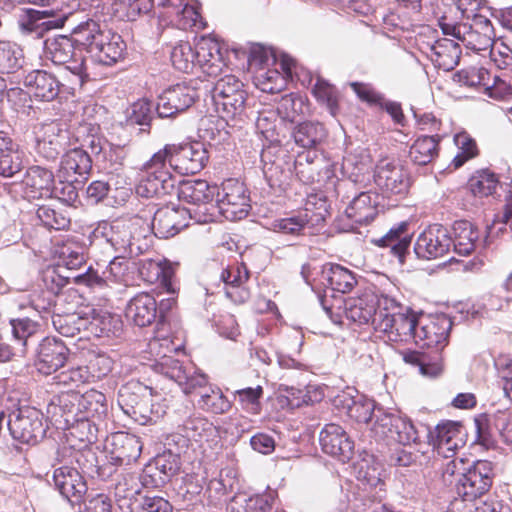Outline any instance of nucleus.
Listing matches in <instances>:
<instances>
[{
  "mask_svg": "<svg viewBox=\"0 0 512 512\" xmlns=\"http://www.w3.org/2000/svg\"><path fill=\"white\" fill-rule=\"evenodd\" d=\"M216 185H210L206 180H184L179 182L177 195L179 200L196 206L192 218L197 223H208L214 220L216 206L214 198Z\"/></svg>",
  "mask_w": 512,
  "mask_h": 512,
  "instance_id": "nucleus-9",
  "label": "nucleus"
},
{
  "mask_svg": "<svg viewBox=\"0 0 512 512\" xmlns=\"http://www.w3.org/2000/svg\"><path fill=\"white\" fill-rule=\"evenodd\" d=\"M195 61L209 76L217 75L225 65L219 43L204 41L195 50Z\"/></svg>",
  "mask_w": 512,
  "mask_h": 512,
  "instance_id": "nucleus-43",
  "label": "nucleus"
},
{
  "mask_svg": "<svg viewBox=\"0 0 512 512\" xmlns=\"http://www.w3.org/2000/svg\"><path fill=\"white\" fill-rule=\"evenodd\" d=\"M334 405L358 423L372 421L378 406L374 400L359 395L357 390L350 388L335 397Z\"/></svg>",
  "mask_w": 512,
  "mask_h": 512,
  "instance_id": "nucleus-29",
  "label": "nucleus"
},
{
  "mask_svg": "<svg viewBox=\"0 0 512 512\" xmlns=\"http://www.w3.org/2000/svg\"><path fill=\"white\" fill-rule=\"evenodd\" d=\"M499 183L495 173L488 169L478 171L469 180V189L474 196L487 197L492 195Z\"/></svg>",
  "mask_w": 512,
  "mask_h": 512,
  "instance_id": "nucleus-61",
  "label": "nucleus"
},
{
  "mask_svg": "<svg viewBox=\"0 0 512 512\" xmlns=\"http://www.w3.org/2000/svg\"><path fill=\"white\" fill-rule=\"evenodd\" d=\"M451 328L452 322L445 315L431 318L421 326L417 322L413 341L421 348L426 347L432 351H405L402 353L404 362L417 367L424 376H438L442 371L441 351L448 343Z\"/></svg>",
  "mask_w": 512,
  "mask_h": 512,
  "instance_id": "nucleus-4",
  "label": "nucleus"
},
{
  "mask_svg": "<svg viewBox=\"0 0 512 512\" xmlns=\"http://www.w3.org/2000/svg\"><path fill=\"white\" fill-rule=\"evenodd\" d=\"M23 51L15 43L0 41V73L11 74L22 68Z\"/></svg>",
  "mask_w": 512,
  "mask_h": 512,
  "instance_id": "nucleus-57",
  "label": "nucleus"
},
{
  "mask_svg": "<svg viewBox=\"0 0 512 512\" xmlns=\"http://www.w3.org/2000/svg\"><path fill=\"white\" fill-rule=\"evenodd\" d=\"M99 126L92 123H81L73 136L80 143L79 148L89 152L96 160H109L111 165H121L123 150L119 146H112L99 134Z\"/></svg>",
  "mask_w": 512,
  "mask_h": 512,
  "instance_id": "nucleus-18",
  "label": "nucleus"
},
{
  "mask_svg": "<svg viewBox=\"0 0 512 512\" xmlns=\"http://www.w3.org/2000/svg\"><path fill=\"white\" fill-rule=\"evenodd\" d=\"M66 430V442L56 451L57 461H66L69 458H75L79 462L81 450L97 441V424L94 420L79 418L73 424L61 426Z\"/></svg>",
  "mask_w": 512,
  "mask_h": 512,
  "instance_id": "nucleus-15",
  "label": "nucleus"
},
{
  "mask_svg": "<svg viewBox=\"0 0 512 512\" xmlns=\"http://www.w3.org/2000/svg\"><path fill=\"white\" fill-rule=\"evenodd\" d=\"M56 298L47 293L39 286L23 297L20 307H30L39 314L41 318L53 314Z\"/></svg>",
  "mask_w": 512,
  "mask_h": 512,
  "instance_id": "nucleus-54",
  "label": "nucleus"
},
{
  "mask_svg": "<svg viewBox=\"0 0 512 512\" xmlns=\"http://www.w3.org/2000/svg\"><path fill=\"white\" fill-rule=\"evenodd\" d=\"M70 13L75 17L66 23L72 25L70 36L78 50L86 51L95 61L108 66L122 58L126 44L118 33L96 18L79 19V14Z\"/></svg>",
  "mask_w": 512,
  "mask_h": 512,
  "instance_id": "nucleus-3",
  "label": "nucleus"
},
{
  "mask_svg": "<svg viewBox=\"0 0 512 512\" xmlns=\"http://www.w3.org/2000/svg\"><path fill=\"white\" fill-rule=\"evenodd\" d=\"M327 135L328 132L324 124L318 121L300 122L292 131L295 144L307 150H318Z\"/></svg>",
  "mask_w": 512,
  "mask_h": 512,
  "instance_id": "nucleus-39",
  "label": "nucleus"
},
{
  "mask_svg": "<svg viewBox=\"0 0 512 512\" xmlns=\"http://www.w3.org/2000/svg\"><path fill=\"white\" fill-rule=\"evenodd\" d=\"M197 405L201 410L216 415L224 414L232 407L231 401L216 385H211L209 388H205V391H201Z\"/></svg>",
  "mask_w": 512,
  "mask_h": 512,
  "instance_id": "nucleus-52",
  "label": "nucleus"
},
{
  "mask_svg": "<svg viewBox=\"0 0 512 512\" xmlns=\"http://www.w3.org/2000/svg\"><path fill=\"white\" fill-rule=\"evenodd\" d=\"M171 62L175 69L189 73L196 64L195 51L188 42H180L175 45L171 52Z\"/></svg>",
  "mask_w": 512,
  "mask_h": 512,
  "instance_id": "nucleus-64",
  "label": "nucleus"
},
{
  "mask_svg": "<svg viewBox=\"0 0 512 512\" xmlns=\"http://www.w3.org/2000/svg\"><path fill=\"white\" fill-rule=\"evenodd\" d=\"M357 482H347L341 487L344 498L330 500L326 512H346L349 504L357 512H365L374 502L386 496L385 482L381 479V467L372 454L365 455L353 464Z\"/></svg>",
  "mask_w": 512,
  "mask_h": 512,
  "instance_id": "nucleus-2",
  "label": "nucleus"
},
{
  "mask_svg": "<svg viewBox=\"0 0 512 512\" xmlns=\"http://www.w3.org/2000/svg\"><path fill=\"white\" fill-rule=\"evenodd\" d=\"M149 226L151 236L159 239H168L177 235L182 229L186 228L189 220L192 218V211L181 206H164L154 211V205L148 204Z\"/></svg>",
  "mask_w": 512,
  "mask_h": 512,
  "instance_id": "nucleus-13",
  "label": "nucleus"
},
{
  "mask_svg": "<svg viewBox=\"0 0 512 512\" xmlns=\"http://www.w3.org/2000/svg\"><path fill=\"white\" fill-rule=\"evenodd\" d=\"M10 325L14 340L21 345V353H25L30 342L33 340L34 335L39 330V324L28 318L11 319Z\"/></svg>",
  "mask_w": 512,
  "mask_h": 512,
  "instance_id": "nucleus-58",
  "label": "nucleus"
},
{
  "mask_svg": "<svg viewBox=\"0 0 512 512\" xmlns=\"http://www.w3.org/2000/svg\"><path fill=\"white\" fill-rule=\"evenodd\" d=\"M26 199H43L53 197L55 177L53 172L40 165L28 167L19 183Z\"/></svg>",
  "mask_w": 512,
  "mask_h": 512,
  "instance_id": "nucleus-26",
  "label": "nucleus"
},
{
  "mask_svg": "<svg viewBox=\"0 0 512 512\" xmlns=\"http://www.w3.org/2000/svg\"><path fill=\"white\" fill-rule=\"evenodd\" d=\"M137 480L139 479L126 469H121L120 473L117 474V478L113 479L114 494L121 509L125 506L129 508L132 498L139 494L140 490Z\"/></svg>",
  "mask_w": 512,
  "mask_h": 512,
  "instance_id": "nucleus-50",
  "label": "nucleus"
},
{
  "mask_svg": "<svg viewBox=\"0 0 512 512\" xmlns=\"http://www.w3.org/2000/svg\"><path fill=\"white\" fill-rule=\"evenodd\" d=\"M400 412L390 411L378 405L373 414L372 433L379 438H389Z\"/></svg>",
  "mask_w": 512,
  "mask_h": 512,
  "instance_id": "nucleus-60",
  "label": "nucleus"
},
{
  "mask_svg": "<svg viewBox=\"0 0 512 512\" xmlns=\"http://www.w3.org/2000/svg\"><path fill=\"white\" fill-rule=\"evenodd\" d=\"M319 442L322 451L345 463L354 454V441L338 424L329 423L320 432Z\"/></svg>",
  "mask_w": 512,
  "mask_h": 512,
  "instance_id": "nucleus-27",
  "label": "nucleus"
},
{
  "mask_svg": "<svg viewBox=\"0 0 512 512\" xmlns=\"http://www.w3.org/2000/svg\"><path fill=\"white\" fill-rule=\"evenodd\" d=\"M73 461L75 458L57 461L59 466L54 469L52 475L55 489L71 504L79 503L88 489L84 477L72 466Z\"/></svg>",
  "mask_w": 512,
  "mask_h": 512,
  "instance_id": "nucleus-23",
  "label": "nucleus"
},
{
  "mask_svg": "<svg viewBox=\"0 0 512 512\" xmlns=\"http://www.w3.org/2000/svg\"><path fill=\"white\" fill-rule=\"evenodd\" d=\"M75 49L77 47L70 34L48 38L44 42L45 57L55 65L69 63L74 56Z\"/></svg>",
  "mask_w": 512,
  "mask_h": 512,
  "instance_id": "nucleus-45",
  "label": "nucleus"
},
{
  "mask_svg": "<svg viewBox=\"0 0 512 512\" xmlns=\"http://www.w3.org/2000/svg\"><path fill=\"white\" fill-rule=\"evenodd\" d=\"M199 97V91L189 84L172 85L157 97L155 112L162 119L174 118L190 108Z\"/></svg>",
  "mask_w": 512,
  "mask_h": 512,
  "instance_id": "nucleus-21",
  "label": "nucleus"
},
{
  "mask_svg": "<svg viewBox=\"0 0 512 512\" xmlns=\"http://www.w3.org/2000/svg\"><path fill=\"white\" fill-rule=\"evenodd\" d=\"M311 92L316 100L328 109L332 116L337 114L339 110V92L334 85L318 76Z\"/></svg>",
  "mask_w": 512,
  "mask_h": 512,
  "instance_id": "nucleus-53",
  "label": "nucleus"
},
{
  "mask_svg": "<svg viewBox=\"0 0 512 512\" xmlns=\"http://www.w3.org/2000/svg\"><path fill=\"white\" fill-rule=\"evenodd\" d=\"M74 17L70 11L27 8L19 15L18 25L22 34L41 38L50 30L64 27L66 21L73 20Z\"/></svg>",
  "mask_w": 512,
  "mask_h": 512,
  "instance_id": "nucleus-11",
  "label": "nucleus"
},
{
  "mask_svg": "<svg viewBox=\"0 0 512 512\" xmlns=\"http://www.w3.org/2000/svg\"><path fill=\"white\" fill-rule=\"evenodd\" d=\"M376 186L386 195H403L409 188V178L403 166L396 160H380L374 172Z\"/></svg>",
  "mask_w": 512,
  "mask_h": 512,
  "instance_id": "nucleus-24",
  "label": "nucleus"
},
{
  "mask_svg": "<svg viewBox=\"0 0 512 512\" xmlns=\"http://www.w3.org/2000/svg\"><path fill=\"white\" fill-rule=\"evenodd\" d=\"M417 322L412 310L395 299L393 307H387L376 315L373 328L389 341L408 342L414 340Z\"/></svg>",
  "mask_w": 512,
  "mask_h": 512,
  "instance_id": "nucleus-8",
  "label": "nucleus"
},
{
  "mask_svg": "<svg viewBox=\"0 0 512 512\" xmlns=\"http://www.w3.org/2000/svg\"><path fill=\"white\" fill-rule=\"evenodd\" d=\"M312 204L311 198H309L304 213L274 220L271 223V230L286 235H300L309 222L308 211L310 210L309 206Z\"/></svg>",
  "mask_w": 512,
  "mask_h": 512,
  "instance_id": "nucleus-55",
  "label": "nucleus"
},
{
  "mask_svg": "<svg viewBox=\"0 0 512 512\" xmlns=\"http://www.w3.org/2000/svg\"><path fill=\"white\" fill-rule=\"evenodd\" d=\"M216 209L228 220L235 221L245 218L250 211V197L244 183L236 179L225 180L217 186Z\"/></svg>",
  "mask_w": 512,
  "mask_h": 512,
  "instance_id": "nucleus-14",
  "label": "nucleus"
},
{
  "mask_svg": "<svg viewBox=\"0 0 512 512\" xmlns=\"http://www.w3.org/2000/svg\"><path fill=\"white\" fill-rule=\"evenodd\" d=\"M180 468V453L165 449L144 466L138 479L144 488H160L167 484L179 472Z\"/></svg>",
  "mask_w": 512,
  "mask_h": 512,
  "instance_id": "nucleus-16",
  "label": "nucleus"
},
{
  "mask_svg": "<svg viewBox=\"0 0 512 512\" xmlns=\"http://www.w3.org/2000/svg\"><path fill=\"white\" fill-rule=\"evenodd\" d=\"M69 349L58 337L43 338L36 348V367L42 374L49 375L62 368L68 360Z\"/></svg>",
  "mask_w": 512,
  "mask_h": 512,
  "instance_id": "nucleus-25",
  "label": "nucleus"
},
{
  "mask_svg": "<svg viewBox=\"0 0 512 512\" xmlns=\"http://www.w3.org/2000/svg\"><path fill=\"white\" fill-rule=\"evenodd\" d=\"M155 111V105L147 99H140L134 102L131 106V112L129 114V121L132 124L142 126L141 132H149L153 115Z\"/></svg>",
  "mask_w": 512,
  "mask_h": 512,
  "instance_id": "nucleus-63",
  "label": "nucleus"
},
{
  "mask_svg": "<svg viewBox=\"0 0 512 512\" xmlns=\"http://www.w3.org/2000/svg\"><path fill=\"white\" fill-rule=\"evenodd\" d=\"M36 216L41 224L54 230H65L70 226V218L62 210H56L47 205L39 206Z\"/></svg>",
  "mask_w": 512,
  "mask_h": 512,
  "instance_id": "nucleus-62",
  "label": "nucleus"
},
{
  "mask_svg": "<svg viewBox=\"0 0 512 512\" xmlns=\"http://www.w3.org/2000/svg\"><path fill=\"white\" fill-rule=\"evenodd\" d=\"M248 279L249 271L244 263L228 265L220 273L226 297L238 304L246 302L250 297L249 290L245 287Z\"/></svg>",
  "mask_w": 512,
  "mask_h": 512,
  "instance_id": "nucleus-31",
  "label": "nucleus"
},
{
  "mask_svg": "<svg viewBox=\"0 0 512 512\" xmlns=\"http://www.w3.org/2000/svg\"><path fill=\"white\" fill-rule=\"evenodd\" d=\"M322 280L327 283L331 292L346 294L357 285L356 275L339 264H328L323 267Z\"/></svg>",
  "mask_w": 512,
  "mask_h": 512,
  "instance_id": "nucleus-42",
  "label": "nucleus"
},
{
  "mask_svg": "<svg viewBox=\"0 0 512 512\" xmlns=\"http://www.w3.org/2000/svg\"><path fill=\"white\" fill-rule=\"evenodd\" d=\"M52 324L55 330L62 336L75 337L89 327V316L79 312L59 314L53 313Z\"/></svg>",
  "mask_w": 512,
  "mask_h": 512,
  "instance_id": "nucleus-48",
  "label": "nucleus"
},
{
  "mask_svg": "<svg viewBox=\"0 0 512 512\" xmlns=\"http://www.w3.org/2000/svg\"><path fill=\"white\" fill-rule=\"evenodd\" d=\"M452 237L447 228L434 224L421 232L414 243V253L418 259L433 260L450 252Z\"/></svg>",
  "mask_w": 512,
  "mask_h": 512,
  "instance_id": "nucleus-22",
  "label": "nucleus"
},
{
  "mask_svg": "<svg viewBox=\"0 0 512 512\" xmlns=\"http://www.w3.org/2000/svg\"><path fill=\"white\" fill-rule=\"evenodd\" d=\"M184 365L179 359L175 358L174 355L163 354L155 359L152 364V368L156 373H159L173 381L177 384L182 379H185V373L187 372V368L189 367Z\"/></svg>",
  "mask_w": 512,
  "mask_h": 512,
  "instance_id": "nucleus-56",
  "label": "nucleus"
},
{
  "mask_svg": "<svg viewBox=\"0 0 512 512\" xmlns=\"http://www.w3.org/2000/svg\"><path fill=\"white\" fill-rule=\"evenodd\" d=\"M461 430L460 422L448 420L436 425L434 430L429 429L427 437L437 454L448 459L463 445Z\"/></svg>",
  "mask_w": 512,
  "mask_h": 512,
  "instance_id": "nucleus-28",
  "label": "nucleus"
},
{
  "mask_svg": "<svg viewBox=\"0 0 512 512\" xmlns=\"http://www.w3.org/2000/svg\"><path fill=\"white\" fill-rule=\"evenodd\" d=\"M43 414L35 408H19L9 415L7 421L11 436L28 445H35L46 434Z\"/></svg>",
  "mask_w": 512,
  "mask_h": 512,
  "instance_id": "nucleus-17",
  "label": "nucleus"
},
{
  "mask_svg": "<svg viewBox=\"0 0 512 512\" xmlns=\"http://www.w3.org/2000/svg\"><path fill=\"white\" fill-rule=\"evenodd\" d=\"M28 92L21 88H11L7 90L6 95L9 101L19 97L20 100H26L28 93L35 99L49 102L54 100L65 87L53 74L45 70H32L23 80Z\"/></svg>",
  "mask_w": 512,
  "mask_h": 512,
  "instance_id": "nucleus-19",
  "label": "nucleus"
},
{
  "mask_svg": "<svg viewBox=\"0 0 512 512\" xmlns=\"http://www.w3.org/2000/svg\"><path fill=\"white\" fill-rule=\"evenodd\" d=\"M86 331L98 338H118L123 332V322L118 315L93 310Z\"/></svg>",
  "mask_w": 512,
  "mask_h": 512,
  "instance_id": "nucleus-40",
  "label": "nucleus"
},
{
  "mask_svg": "<svg viewBox=\"0 0 512 512\" xmlns=\"http://www.w3.org/2000/svg\"><path fill=\"white\" fill-rule=\"evenodd\" d=\"M495 477L494 465L487 460H477L468 466L455 484V491L464 501L478 504L490 490Z\"/></svg>",
  "mask_w": 512,
  "mask_h": 512,
  "instance_id": "nucleus-10",
  "label": "nucleus"
},
{
  "mask_svg": "<svg viewBox=\"0 0 512 512\" xmlns=\"http://www.w3.org/2000/svg\"><path fill=\"white\" fill-rule=\"evenodd\" d=\"M441 137L423 135L418 137L409 151L410 159L418 165H427L438 155V144Z\"/></svg>",
  "mask_w": 512,
  "mask_h": 512,
  "instance_id": "nucleus-51",
  "label": "nucleus"
},
{
  "mask_svg": "<svg viewBox=\"0 0 512 512\" xmlns=\"http://www.w3.org/2000/svg\"><path fill=\"white\" fill-rule=\"evenodd\" d=\"M331 297L334 298L335 304H328L326 294L319 297L320 304L326 314L334 320L333 315L340 317V311L342 310L347 319L359 325L370 323L373 326V321L379 312L395 305V298L387 294L376 293L370 289L365 290L357 298L343 299L342 297H335L333 294Z\"/></svg>",
  "mask_w": 512,
  "mask_h": 512,
  "instance_id": "nucleus-5",
  "label": "nucleus"
},
{
  "mask_svg": "<svg viewBox=\"0 0 512 512\" xmlns=\"http://www.w3.org/2000/svg\"><path fill=\"white\" fill-rule=\"evenodd\" d=\"M156 299L149 293H139L126 306V317L138 327H146L157 319Z\"/></svg>",
  "mask_w": 512,
  "mask_h": 512,
  "instance_id": "nucleus-36",
  "label": "nucleus"
},
{
  "mask_svg": "<svg viewBox=\"0 0 512 512\" xmlns=\"http://www.w3.org/2000/svg\"><path fill=\"white\" fill-rule=\"evenodd\" d=\"M110 458L113 464L129 465L136 461L142 452V443L139 437L125 433H114L108 440Z\"/></svg>",
  "mask_w": 512,
  "mask_h": 512,
  "instance_id": "nucleus-34",
  "label": "nucleus"
},
{
  "mask_svg": "<svg viewBox=\"0 0 512 512\" xmlns=\"http://www.w3.org/2000/svg\"><path fill=\"white\" fill-rule=\"evenodd\" d=\"M77 274L63 275L61 267H49L43 271L41 276V283L38 284L40 288L47 293H51L54 298L58 296L61 290L69 283L70 280L75 282Z\"/></svg>",
  "mask_w": 512,
  "mask_h": 512,
  "instance_id": "nucleus-59",
  "label": "nucleus"
},
{
  "mask_svg": "<svg viewBox=\"0 0 512 512\" xmlns=\"http://www.w3.org/2000/svg\"><path fill=\"white\" fill-rule=\"evenodd\" d=\"M275 500V492L268 491L264 494L248 496L246 494L235 495L228 504V512H270Z\"/></svg>",
  "mask_w": 512,
  "mask_h": 512,
  "instance_id": "nucleus-41",
  "label": "nucleus"
},
{
  "mask_svg": "<svg viewBox=\"0 0 512 512\" xmlns=\"http://www.w3.org/2000/svg\"><path fill=\"white\" fill-rule=\"evenodd\" d=\"M25 152L19 142L0 130V177L13 178L24 169Z\"/></svg>",
  "mask_w": 512,
  "mask_h": 512,
  "instance_id": "nucleus-30",
  "label": "nucleus"
},
{
  "mask_svg": "<svg viewBox=\"0 0 512 512\" xmlns=\"http://www.w3.org/2000/svg\"><path fill=\"white\" fill-rule=\"evenodd\" d=\"M171 165L165 158V151L153 154L143 166L135 186V193L142 198H153L169 195L174 192L178 183L171 172Z\"/></svg>",
  "mask_w": 512,
  "mask_h": 512,
  "instance_id": "nucleus-7",
  "label": "nucleus"
},
{
  "mask_svg": "<svg viewBox=\"0 0 512 512\" xmlns=\"http://www.w3.org/2000/svg\"><path fill=\"white\" fill-rule=\"evenodd\" d=\"M432 60L439 67L446 70L452 69L458 64L461 50L457 42L447 38H441L431 46Z\"/></svg>",
  "mask_w": 512,
  "mask_h": 512,
  "instance_id": "nucleus-49",
  "label": "nucleus"
},
{
  "mask_svg": "<svg viewBox=\"0 0 512 512\" xmlns=\"http://www.w3.org/2000/svg\"><path fill=\"white\" fill-rule=\"evenodd\" d=\"M378 198L375 192H360L346 207L347 217L360 225L371 223L378 213Z\"/></svg>",
  "mask_w": 512,
  "mask_h": 512,
  "instance_id": "nucleus-38",
  "label": "nucleus"
},
{
  "mask_svg": "<svg viewBox=\"0 0 512 512\" xmlns=\"http://www.w3.org/2000/svg\"><path fill=\"white\" fill-rule=\"evenodd\" d=\"M90 238L92 243H106L120 257H138L150 246L149 217L133 214L100 221Z\"/></svg>",
  "mask_w": 512,
  "mask_h": 512,
  "instance_id": "nucleus-1",
  "label": "nucleus"
},
{
  "mask_svg": "<svg viewBox=\"0 0 512 512\" xmlns=\"http://www.w3.org/2000/svg\"><path fill=\"white\" fill-rule=\"evenodd\" d=\"M70 131L57 122L42 124L35 132V152L47 162H55L70 144Z\"/></svg>",
  "mask_w": 512,
  "mask_h": 512,
  "instance_id": "nucleus-20",
  "label": "nucleus"
},
{
  "mask_svg": "<svg viewBox=\"0 0 512 512\" xmlns=\"http://www.w3.org/2000/svg\"><path fill=\"white\" fill-rule=\"evenodd\" d=\"M160 151H165L168 163L182 174L200 172L209 160L206 144L200 141L180 145L167 144Z\"/></svg>",
  "mask_w": 512,
  "mask_h": 512,
  "instance_id": "nucleus-12",
  "label": "nucleus"
},
{
  "mask_svg": "<svg viewBox=\"0 0 512 512\" xmlns=\"http://www.w3.org/2000/svg\"><path fill=\"white\" fill-rule=\"evenodd\" d=\"M204 99L206 105H212L222 120L234 119L245 111L247 92L243 82L234 75H225L211 86H206Z\"/></svg>",
  "mask_w": 512,
  "mask_h": 512,
  "instance_id": "nucleus-6",
  "label": "nucleus"
},
{
  "mask_svg": "<svg viewBox=\"0 0 512 512\" xmlns=\"http://www.w3.org/2000/svg\"><path fill=\"white\" fill-rule=\"evenodd\" d=\"M80 418L90 420H103L108 413V404L105 394L91 389L80 393Z\"/></svg>",
  "mask_w": 512,
  "mask_h": 512,
  "instance_id": "nucleus-47",
  "label": "nucleus"
},
{
  "mask_svg": "<svg viewBox=\"0 0 512 512\" xmlns=\"http://www.w3.org/2000/svg\"><path fill=\"white\" fill-rule=\"evenodd\" d=\"M80 412V393L76 391L58 395L48 407V413L55 418V424L59 428L77 421L80 418Z\"/></svg>",
  "mask_w": 512,
  "mask_h": 512,
  "instance_id": "nucleus-35",
  "label": "nucleus"
},
{
  "mask_svg": "<svg viewBox=\"0 0 512 512\" xmlns=\"http://www.w3.org/2000/svg\"><path fill=\"white\" fill-rule=\"evenodd\" d=\"M152 396L151 387L132 380L120 387L117 400L124 413L128 415L139 403L151 400Z\"/></svg>",
  "mask_w": 512,
  "mask_h": 512,
  "instance_id": "nucleus-44",
  "label": "nucleus"
},
{
  "mask_svg": "<svg viewBox=\"0 0 512 512\" xmlns=\"http://www.w3.org/2000/svg\"><path fill=\"white\" fill-rule=\"evenodd\" d=\"M408 228L409 222L401 221L393 225L385 235L372 239L371 242L380 248L388 249L389 254L395 257L400 265H403L411 245Z\"/></svg>",
  "mask_w": 512,
  "mask_h": 512,
  "instance_id": "nucleus-32",
  "label": "nucleus"
},
{
  "mask_svg": "<svg viewBox=\"0 0 512 512\" xmlns=\"http://www.w3.org/2000/svg\"><path fill=\"white\" fill-rule=\"evenodd\" d=\"M125 258L126 257H120L119 254H117L102 272H99L98 269H95L90 265L86 267L84 272L79 273L74 277L75 283L77 285L87 286L91 289H102L107 286L109 281H118L126 269L120 259Z\"/></svg>",
  "mask_w": 512,
  "mask_h": 512,
  "instance_id": "nucleus-33",
  "label": "nucleus"
},
{
  "mask_svg": "<svg viewBox=\"0 0 512 512\" xmlns=\"http://www.w3.org/2000/svg\"><path fill=\"white\" fill-rule=\"evenodd\" d=\"M92 163L89 152L76 147L63 154L59 172L63 177H77L84 182L92 170Z\"/></svg>",
  "mask_w": 512,
  "mask_h": 512,
  "instance_id": "nucleus-37",
  "label": "nucleus"
},
{
  "mask_svg": "<svg viewBox=\"0 0 512 512\" xmlns=\"http://www.w3.org/2000/svg\"><path fill=\"white\" fill-rule=\"evenodd\" d=\"M454 238L452 246L454 252L460 256H468L475 249V243L479 238V232L474 225L467 220L455 221L452 227Z\"/></svg>",
  "mask_w": 512,
  "mask_h": 512,
  "instance_id": "nucleus-46",
  "label": "nucleus"
}]
</instances>
